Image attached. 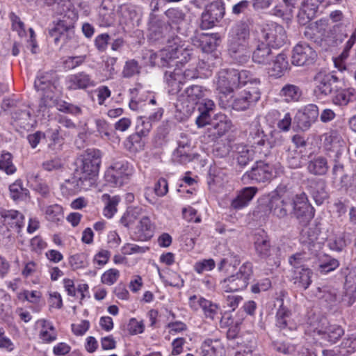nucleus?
Listing matches in <instances>:
<instances>
[{"label": "nucleus", "instance_id": "40", "mask_svg": "<svg viewBox=\"0 0 356 356\" xmlns=\"http://www.w3.org/2000/svg\"><path fill=\"white\" fill-rule=\"evenodd\" d=\"M256 253L262 259H268L275 250L272 248L268 236L263 233L257 234L254 241Z\"/></svg>", "mask_w": 356, "mask_h": 356}, {"label": "nucleus", "instance_id": "3", "mask_svg": "<svg viewBox=\"0 0 356 356\" xmlns=\"http://www.w3.org/2000/svg\"><path fill=\"white\" fill-rule=\"evenodd\" d=\"M172 44L161 49L159 52H149V63L152 66L165 67L171 65V62L177 60V63L188 62L192 55V49L189 45L182 42L179 37L173 38Z\"/></svg>", "mask_w": 356, "mask_h": 356}, {"label": "nucleus", "instance_id": "8", "mask_svg": "<svg viewBox=\"0 0 356 356\" xmlns=\"http://www.w3.org/2000/svg\"><path fill=\"white\" fill-rule=\"evenodd\" d=\"M328 18H321L309 23L305 28V38L321 45L323 42H329L335 38L334 29L337 26H330Z\"/></svg>", "mask_w": 356, "mask_h": 356}, {"label": "nucleus", "instance_id": "31", "mask_svg": "<svg viewBox=\"0 0 356 356\" xmlns=\"http://www.w3.org/2000/svg\"><path fill=\"white\" fill-rule=\"evenodd\" d=\"M202 356H225L223 343L218 338L206 339L201 346Z\"/></svg>", "mask_w": 356, "mask_h": 356}, {"label": "nucleus", "instance_id": "28", "mask_svg": "<svg viewBox=\"0 0 356 356\" xmlns=\"http://www.w3.org/2000/svg\"><path fill=\"white\" fill-rule=\"evenodd\" d=\"M0 216L3 224L14 229L17 234L21 232L25 224V218L22 213L13 209H2Z\"/></svg>", "mask_w": 356, "mask_h": 356}, {"label": "nucleus", "instance_id": "62", "mask_svg": "<svg viewBox=\"0 0 356 356\" xmlns=\"http://www.w3.org/2000/svg\"><path fill=\"white\" fill-rule=\"evenodd\" d=\"M12 159V154L9 152L2 154L0 157V170L5 172L7 175H12L16 171V168L13 163Z\"/></svg>", "mask_w": 356, "mask_h": 356}, {"label": "nucleus", "instance_id": "48", "mask_svg": "<svg viewBox=\"0 0 356 356\" xmlns=\"http://www.w3.org/2000/svg\"><path fill=\"white\" fill-rule=\"evenodd\" d=\"M319 234L320 229L316 226L305 227L302 230L300 240L303 244L307 245L309 250H313Z\"/></svg>", "mask_w": 356, "mask_h": 356}, {"label": "nucleus", "instance_id": "51", "mask_svg": "<svg viewBox=\"0 0 356 356\" xmlns=\"http://www.w3.org/2000/svg\"><path fill=\"white\" fill-rule=\"evenodd\" d=\"M9 191L10 197L15 202L26 200L29 195V190L23 186L20 179H17L10 185Z\"/></svg>", "mask_w": 356, "mask_h": 356}, {"label": "nucleus", "instance_id": "15", "mask_svg": "<svg viewBox=\"0 0 356 356\" xmlns=\"http://www.w3.org/2000/svg\"><path fill=\"white\" fill-rule=\"evenodd\" d=\"M291 211L302 225H306L314 216V207L309 203L305 193L296 195L292 198Z\"/></svg>", "mask_w": 356, "mask_h": 356}, {"label": "nucleus", "instance_id": "44", "mask_svg": "<svg viewBox=\"0 0 356 356\" xmlns=\"http://www.w3.org/2000/svg\"><path fill=\"white\" fill-rule=\"evenodd\" d=\"M143 138L136 132L129 135L123 142L124 149L131 154L142 152L145 145Z\"/></svg>", "mask_w": 356, "mask_h": 356}, {"label": "nucleus", "instance_id": "46", "mask_svg": "<svg viewBox=\"0 0 356 356\" xmlns=\"http://www.w3.org/2000/svg\"><path fill=\"white\" fill-rule=\"evenodd\" d=\"M236 78L238 88L242 87H257L261 83L260 79L248 70L238 71L236 70Z\"/></svg>", "mask_w": 356, "mask_h": 356}, {"label": "nucleus", "instance_id": "52", "mask_svg": "<svg viewBox=\"0 0 356 356\" xmlns=\"http://www.w3.org/2000/svg\"><path fill=\"white\" fill-rule=\"evenodd\" d=\"M313 272L309 268H302L293 277L294 284L300 289L306 290L312 284Z\"/></svg>", "mask_w": 356, "mask_h": 356}, {"label": "nucleus", "instance_id": "4", "mask_svg": "<svg viewBox=\"0 0 356 356\" xmlns=\"http://www.w3.org/2000/svg\"><path fill=\"white\" fill-rule=\"evenodd\" d=\"M64 6L66 9L63 8V15L49 30V36L54 44H58L61 42L62 46L74 38V24L79 18L76 9L70 2Z\"/></svg>", "mask_w": 356, "mask_h": 356}, {"label": "nucleus", "instance_id": "36", "mask_svg": "<svg viewBox=\"0 0 356 356\" xmlns=\"http://www.w3.org/2000/svg\"><path fill=\"white\" fill-rule=\"evenodd\" d=\"M40 211L44 213L47 220L58 223L64 218L63 207L58 204L44 205L42 202L39 203Z\"/></svg>", "mask_w": 356, "mask_h": 356}, {"label": "nucleus", "instance_id": "38", "mask_svg": "<svg viewBox=\"0 0 356 356\" xmlns=\"http://www.w3.org/2000/svg\"><path fill=\"white\" fill-rule=\"evenodd\" d=\"M165 15L168 19V24L169 30H175L180 33L181 26L185 23V14L179 8H169L165 11Z\"/></svg>", "mask_w": 356, "mask_h": 356}, {"label": "nucleus", "instance_id": "16", "mask_svg": "<svg viewBox=\"0 0 356 356\" xmlns=\"http://www.w3.org/2000/svg\"><path fill=\"white\" fill-rule=\"evenodd\" d=\"M339 79L331 73H318L314 78V93L318 98L332 95Z\"/></svg>", "mask_w": 356, "mask_h": 356}, {"label": "nucleus", "instance_id": "42", "mask_svg": "<svg viewBox=\"0 0 356 356\" xmlns=\"http://www.w3.org/2000/svg\"><path fill=\"white\" fill-rule=\"evenodd\" d=\"M287 56L284 53L279 54L273 61L272 67L269 68L270 76L275 78L281 77L289 68Z\"/></svg>", "mask_w": 356, "mask_h": 356}, {"label": "nucleus", "instance_id": "12", "mask_svg": "<svg viewBox=\"0 0 356 356\" xmlns=\"http://www.w3.org/2000/svg\"><path fill=\"white\" fill-rule=\"evenodd\" d=\"M188 305L195 312L201 309L204 316L207 319L214 321L220 318V306L200 295L190 296L188 298Z\"/></svg>", "mask_w": 356, "mask_h": 356}, {"label": "nucleus", "instance_id": "61", "mask_svg": "<svg viewBox=\"0 0 356 356\" xmlns=\"http://www.w3.org/2000/svg\"><path fill=\"white\" fill-rule=\"evenodd\" d=\"M16 232L12 227L3 224L0 225V243L8 245L15 241Z\"/></svg>", "mask_w": 356, "mask_h": 356}, {"label": "nucleus", "instance_id": "43", "mask_svg": "<svg viewBox=\"0 0 356 356\" xmlns=\"http://www.w3.org/2000/svg\"><path fill=\"white\" fill-rule=\"evenodd\" d=\"M144 209L140 207H130L122 216L120 222L124 227L130 228L143 214Z\"/></svg>", "mask_w": 356, "mask_h": 356}, {"label": "nucleus", "instance_id": "50", "mask_svg": "<svg viewBox=\"0 0 356 356\" xmlns=\"http://www.w3.org/2000/svg\"><path fill=\"white\" fill-rule=\"evenodd\" d=\"M202 106L199 108L200 113L196 118V124L198 127H202L209 124L210 120L209 112L213 109L215 104L212 100L205 99L203 100Z\"/></svg>", "mask_w": 356, "mask_h": 356}, {"label": "nucleus", "instance_id": "64", "mask_svg": "<svg viewBox=\"0 0 356 356\" xmlns=\"http://www.w3.org/2000/svg\"><path fill=\"white\" fill-rule=\"evenodd\" d=\"M185 94V97L188 98V100L197 104V102L203 97L204 91L202 86L193 85L186 89Z\"/></svg>", "mask_w": 356, "mask_h": 356}, {"label": "nucleus", "instance_id": "19", "mask_svg": "<svg viewBox=\"0 0 356 356\" xmlns=\"http://www.w3.org/2000/svg\"><path fill=\"white\" fill-rule=\"evenodd\" d=\"M317 56L315 50L307 43L300 42L293 49L291 62L297 66L313 63Z\"/></svg>", "mask_w": 356, "mask_h": 356}, {"label": "nucleus", "instance_id": "57", "mask_svg": "<svg viewBox=\"0 0 356 356\" xmlns=\"http://www.w3.org/2000/svg\"><path fill=\"white\" fill-rule=\"evenodd\" d=\"M328 248L333 251L341 252L347 245L345 234L341 232L330 236L327 240Z\"/></svg>", "mask_w": 356, "mask_h": 356}, {"label": "nucleus", "instance_id": "35", "mask_svg": "<svg viewBox=\"0 0 356 356\" xmlns=\"http://www.w3.org/2000/svg\"><path fill=\"white\" fill-rule=\"evenodd\" d=\"M266 118L271 124H275V121H277V128L282 131H288L290 129L292 118L289 113H286L283 117H281L280 111L273 109L268 113Z\"/></svg>", "mask_w": 356, "mask_h": 356}, {"label": "nucleus", "instance_id": "33", "mask_svg": "<svg viewBox=\"0 0 356 356\" xmlns=\"http://www.w3.org/2000/svg\"><path fill=\"white\" fill-rule=\"evenodd\" d=\"M276 326L281 330H293L297 324L292 318L291 312L282 305L276 313Z\"/></svg>", "mask_w": 356, "mask_h": 356}, {"label": "nucleus", "instance_id": "55", "mask_svg": "<svg viewBox=\"0 0 356 356\" xmlns=\"http://www.w3.org/2000/svg\"><path fill=\"white\" fill-rule=\"evenodd\" d=\"M339 266V261L327 254H323L319 257L318 270L321 273H328L334 270Z\"/></svg>", "mask_w": 356, "mask_h": 356}, {"label": "nucleus", "instance_id": "59", "mask_svg": "<svg viewBox=\"0 0 356 356\" xmlns=\"http://www.w3.org/2000/svg\"><path fill=\"white\" fill-rule=\"evenodd\" d=\"M340 352L343 355H351L356 352V332L348 334L340 345Z\"/></svg>", "mask_w": 356, "mask_h": 356}, {"label": "nucleus", "instance_id": "34", "mask_svg": "<svg viewBox=\"0 0 356 356\" xmlns=\"http://www.w3.org/2000/svg\"><path fill=\"white\" fill-rule=\"evenodd\" d=\"M257 191V187L249 186L243 188L238 192L237 196L232 200L231 207L236 210L242 209L247 207Z\"/></svg>", "mask_w": 356, "mask_h": 356}, {"label": "nucleus", "instance_id": "1", "mask_svg": "<svg viewBox=\"0 0 356 356\" xmlns=\"http://www.w3.org/2000/svg\"><path fill=\"white\" fill-rule=\"evenodd\" d=\"M102 163L99 149H88L75 161L74 179L79 190L88 191L95 184Z\"/></svg>", "mask_w": 356, "mask_h": 356}, {"label": "nucleus", "instance_id": "54", "mask_svg": "<svg viewBox=\"0 0 356 356\" xmlns=\"http://www.w3.org/2000/svg\"><path fill=\"white\" fill-rule=\"evenodd\" d=\"M195 104L188 99L185 96L179 97L175 108L177 111L179 112L181 118H188L195 111Z\"/></svg>", "mask_w": 356, "mask_h": 356}, {"label": "nucleus", "instance_id": "13", "mask_svg": "<svg viewBox=\"0 0 356 356\" xmlns=\"http://www.w3.org/2000/svg\"><path fill=\"white\" fill-rule=\"evenodd\" d=\"M261 35V39L273 48L281 47L286 40V34L284 27L273 22H267L263 25Z\"/></svg>", "mask_w": 356, "mask_h": 356}, {"label": "nucleus", "instance_id": "26", "mask_svg": "<svg viewBox=\"0 0 356 356\" xmlns=\"http://www.w3.org/2000/svg\"><path fill=\"white\" fill-rule=\"evenodd\" d=\"M322 0H303L298 14V22L300 25H307L314 19Z\"/></svg>", "mask_w": 356, "mask_h": 356}, {"label": "nucleus", "instance_id": "5", "mask_svg": "<svg viewBox=\"0 0 356 356\" xmlns=\"http://www.w3.org/2000/svg\"><path fill=\"white\" fill-rule=\"evenodd\" d=\"M283 173V168L280 163H266L257 161L250 170L245 172L241 180L244 184L253 183H265Z\"/></svg>", "mask_w": 356, "mask_h": 356}, {"label": "nucleus", "instance_id": "47", "mask_svg": "<svg viewBox=\"0 0 356 356\" xmlns=\"http://www.w3.org/2000/svg\"><path fill=\"white\" fill-rule=\"evenodd\" d=\"M102 200L105 205L103 209V215L108 219L112 218L117 213V207L120 202V197L118 195L111 196L108 194H103Z\"/></svg>", "mask_w": 356, "mask_h": 356}, {"label": "nucleus", "instance_id": "32", "mask_svg": "<svg viewBox=\"0 0 356 356\" xmlns=\"http://www.w3.org/2000/svg\"><path fill=\"white\" fill-rule=\"evenodd\" d=\"M321 339L332 344L335 343L344 334L343 329L337 325H327L316 329Z\"/></svg>", "mask_w": 356, "mask_h": 356}, {"label": "nucleus", "instance_id": "11", "mask_svg": "<svg viewBox=\"0 0 356 356\" xmlns=\"http://www.w3.org/2000/svg\"><path fill=\"white\" fill-rule=\"evenodd\" d=\"M134 172L133 166L126 161L114 162L106 171V181L114 186L126 183Z\"/></svg>", "mask_w": 356, "mask_h": 356}, {"label": "nucleus", "instance_id": "18", "mask_svg": "<svg viewBox=\"0 0 356 356\" xmlns=\"http://www.w3.org/2000/svg\"><path fill=\"white\" fill-rule=\"evenodd\" d=\"M261 98V92L257 87H246L242 90L238 97L235 98L232 103L229 102V106L236 111H245L252 105H254Z\"/></svg>", "mask_w": 356, "mask_h": 356}, {"label": "nucleus", "instance_id": "49", "mask_svg": "<svg viewBox=\"0 0 356 356\" xmlns=\"http://www.w3.org/2000/svg\"><path fill=\"white\" fill-rule=\"evenodd\" d=\"M279 95L286 102H298L302 96L301 89L293 84H286L280 91Z\"/></svg>", "mask_w": 356, "mask_h": 356}, {"label": "nucleus", "instance_id": "37", "mask_svg": "<svg viewBox=\"0 0 356 356\" xmlns=\"http://www.w3.org/2000/svg\"><path fill=\"white\" fill-rule=\"evenodd\" d=\"M309 192L318 205H321L328 197L326 182L323 179L313 180L309 186Z\"/></svg>", "mask_w": 356, "mask_h": 356}, {"label": "nucleus", "instance_id": "53", "mask_svg": "<svg viewBox=\"0 0 356 356\" xmlns=\"http://www.w3.org/2000/svg\"><path fill=\"white\" fill-rule=\"evenodd\" d=\"M317 296L321 302L325 303V306L328 307L336 305L340 301L337 297L336 290L333 289H318Z\"/></svg>", "mask_w": 356, "mask_h": 356}, {"label": "nucleus", "instance_id": "63", "mask_svg": "<svg viewBox=\"0 0 356 356\" xmlns=\"http://www.w3.org/2000/svg\"><path fill=\"white\" fill-rule=\"evenodd\" d=\"M120 13L124 22L136 19L138 16V8L132 4H124L120 6Z\"/></svg>", "mask_w": 356, "mask_h": 356}, {"label": "nucleus", "instance_id": "14", "mask_svg": "<svg viewBox=\"0 0 356 356\" xmlns=\"http://www.w3.org/2000/svg\"><path fill=\"white\" fill-rule=\"evenodd\" d=\"M225 13V3L222 0H217L207 5L201 16V28L212 29L222 19Z\"/></svg>", "mask_w": 356, "mask_h": 356}, {"label": "nucleus", "instance_id": "10", "mask_svg": "<svg viewBox=\"0 0 356 356\" xmlns=\"http://www.w3.org/2000/svg\"><path fill=\"white\" fill-rule=\"evenodd\" d=\"M252 268L251 262H245L235 275L224 279L220 282L222 289L227 293L245 289L252 277Z\"/></svg>", "mask_w": 356, "mask_h": 356}, {"label": "nucleus", "instance_id": "30", "mask_svg": "<svg viewBox=\"0 0 356 356\" xmlns=\"http://www.w3.org/2000/svg\"><path fill=\"white\" fill-rule=\"evenodd\" d=\"M335 90L332 95V102L338 106H347L349 103L356 100V90L355 88H339L335 86Z\"/></svg>", "mask_w": 356, "mask_h": 356}, {"label": "nucleus", "instance_id": "7", "mask_svg": "<svg viewBox=\"0 0 356 356\" xmlns=\"http://www.w3.org/2000/svg\"><path fill=\"white\" fill-rule=\"evenodd\" d=\"M58 76L55 71H39L34 82V87L42 96L40 100V109L45 108L47 101L51 100L58 88Z\"/></svg>", "mask_w": 356, "mask_h": 356}, {"label": "nucleus", "instance_id": "60", "mask_svg": "<svg viewBox=\"0 0 356 356\" xmlns=\"http://www.w3.org/2000/svg\"><path fill=\"white\" fill-rule=\"evenodd\" d=\"M69 264L72 270L84 268L88 265V256L84 253H77L69 257Z\"/></svg>", "mask_w": 356, "mask_h": 356}, {"label": "nucleus", "instance_id": "41", "mask_svg": "<svg viewBox=\"0 0 356 356\" xmlns=\"http://www.w3.org/2000/svg\"><path fill=\"white\" fill-rule=\"evenodd\" d=\"M266 136L263 131L258 120L253 121L250 126L249 140L253 143L252 145L261 149V147L265 146L266 143Z\"/></svg>", "mask_w": 356, "mask_h": 356}, {"label": "nucleus", "instance_id": "2", "mask_svg": "<svg viewBox=\"0 0 356 356\" xmlns=\"http://www.w3.org/2000/svg\"><path fill=\"white\" fill-rule=\"evenodd\" d=\"M255 38H252L245 24H236L229 33L227 51L230 58L236 63L245 64L251 57Z\"/></svg>", "mask_w": 356, "mask_h": 356}, {"label": "nucleus", "instance_id": "58", "mask_svg": "<svg viewBox=\"0 0 356 356\" xmlns=\"http://www.w3.org/2000/svg\"><path fill=\"white\" fill-rule=\"evenodd\" d=\"M12 118L16 125L23 129L31 126V115L28 110L17 111L13 113Z\"/></svg>", "mask_w": 356, "mask_h": 356}, {"label": "nucleus", "instance_id": "23", "mask_svg": "<svg viewBox=\"0 0 356 356\" xmlns=\"http://www.w3.org/2000/svg\"><path fill=\"white\" fill-rule=\"evenodd\" d=\"M38 338L44 343H51L57 339L58 333L53 323L46 319H38L34 325Z\"/></svg>", "mask_w": 356, "mask_h": 356}, {"label": "nucleus", "instance_id": "6", "mask_svg": "<svg viewBox=\"0 0 356 356\" xmlns=\"http://www.w3.org/2000/svg\"><path fill=\"white\" fill-rule=\"evenodd\" d=\"M268 207L270 213L278 218H283L291 211L292 197L287 186L280 184L270 195Z\"/></svg>", "mask_w": 356, "mask_h": 356}, {"label": "nucleus", "instance_id": "21", "mask_svg": "<svg viewBox=\"0 0 356 356\" xmlns=\"http://www.w3.org/2000/svg\"><path fill=\"white\" fill-rule=\"evenodd\" d=\"M179 63L175 62V68L170 69L165 72L164 79L166 88L170 95H176L181 89L184 84V76L181 74V68L178 65Z\"/></svg>", "mask_w": 356, "mask_h": 356}, {"label": "nucleus", "instance_id": "29", "mask_svg": "<svg viewBox=\"0 0 356 356\" xmlns=\"http://www.w3.org/2000/svg\"><path fill=\"white\" fill-rule=\"evenodd\" d=\"M261 149L255 147L254 145L238 144L236 147L235 158L238 164L244 167L253 160L257 154H261Z\"/></svg>", "mask_w": 356, "mask_h": 356}, {"label": "nucleus", "instance_id": "17", "mask_svg": "<svg viewBox=\"0 0 356 356\" xmlns=\"http://www.w3.org/2000/svg\"><path fill=\"white\" fill-rule=\"evenodd\" d=\"M323 147L327 155L334 159H340L346 149V143L335 131H331L323 136Z\"/></svg>", "mask_w": 356, "mask_h": 356}, {"label": "nucleus", "instance_id": "27", "mask_svg": "<svg viewBox=\"0 0 356 356\" xmlns=\"http://www.w3.org/2000/svg\"><path fill=\"white\" fill-rule=\"evenodd\" d=\"M194 46L201 49L203 52L210 53L213 51L220 42V37L218 33L201 34L192 38Z\"/></svg>", "mask_w": 356, "mask_h": 356}, {"label": "nucleus", "instance_id": "22", "mask_svg": "<svg viewBox=\"0 0 356 356\" xmlns=\"http://www.w3.org/2000/svg\"><path fill=\"white\" fill-rule=\"evenodd\" d=\"M65 84L68 90H77L94 87L96 83L90 74L85 72H80L67 76Z\"/></svg>", "mask_w": 356, "mask_h": 356}, {"label": "nucleus", "instance_id": "56", "mask_svg": "<svg viewBox=\"0 0 356 356\" xmlns=\"http://www.w3.org/2000/svg\"><path fill=\"white\" fill-rule=\"evenodd\" d=\"M169 31L168 26L165 23L158 22L151 25L149 28V39L159 41L164 39Z\"/></svg>", "mask_w": 356, "mask_h": 356}, {"label": "nucleus", "instance_id": "45", "mask_svg": "<svg viewBox=\"0 0 356 356\" xmlns=\"http://www.w3.org/2000/svg\"><path fill=\"white\" fill-rule=\"evenodd\" d=\"M307 169L312 175L321 176L327 173L329 165L327 159L323 156H319L308 162Z\"/></svg>", "mask_w": 356, "mask_h": 356}, {"label": "nucleus", "instance_id": "25", "mask_svg": "<svg viewBox=\"0 0 356 356\" xmlns=\"http://www.w3.org/2000/svg\"><path fill=\"white\" fill-rule=\"evenodd\" d=\"M270 45L260 39H256L253 44L251 56L254 63L259 65H267L272 60V51Z\"/></svg>", "mask_w": 356, "mask_h": 356}, {"label": "nucleus", "instance_id": "39", "mask_svg": "<svg viewBox=\"0 0 356 356\" xmlns=\"http://www.w3.org/2000/svg\"><path fill=\"white\" fill-rule=\"evenodd\" d=\"M273 348L277 352L284 355H293L295 356H305L309 353L307 348L300 345H293L290 343L274 341L273 343Z\"/></svg>", "mask_w": 356, "mask_h": 356}, {"label": "nucleus", "instance_id": "9", "mask_svg": "<svg viewBox=\"0 0 356 356\" xmlns=\"http://www.w3.org/2000/svg\"><path fill=\"white\" fill-rule=\"evenodd\" d=\"M216 89L219 92L220 104L222 108L229 106V101L226 99L228 95H232L235 90L238 89V83L236 78V70H221L216 78Z\"/></svg>", "mask_w": 356, "mask_h": 356}, {"label": "nucleus", "instance_id": "24", "mask_svg": "<svg viewBox=\"0 0 356 356\" xmlns=\"http://www.w3.org/2000/svg\"><path fill=\"white\" fill-rule=\"evenodd\" d=\"M207 130L209 136L213 137V139L218 138L222 136L228 132L232 127V121L224 114L218 113L216 115L215 118L209 123Z\"/></svg>", "mask_w": 356, "mask_h": 356}, {"label": "nucleus", "instance_id": "20", "mask_svg": "<svg viewBox=\"0 0 356 356\" xmlns=\"http://www.w3.org/2000/svg\"><path fill=\"white\" fill-rule=\"evenodd\" d=\"M129 92L131 100L129 106L132 111H146L151 106L156 104V100L154 97H148L151 95V93L143 91L141 86L129 89Z\"/></svg>", "mask_w": 356, "mask_h": 356}]
</instances>
